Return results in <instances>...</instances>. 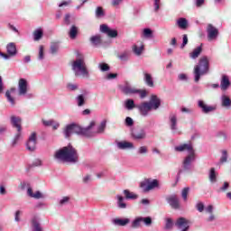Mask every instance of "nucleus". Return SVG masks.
Instances as JSON below:
<instances>
[{
    "instance_id": "f257e3e1",
    "label": "nucleus",
    "mask_w": 231,
    "mask_h": 231,
    "mask_svg": "<svg viewBox=\"0 0 231 231\" xmlns=\"http://www.w3.org/2000/svg\"><path fill=\"white\" fill-rule=\"evenodd\" d=\"M54 159L63 163H77L79 162V152L71 144H69L56 151Z\"/></svg>"
},
{
    "instance_id": "f03ea898",
    "label": "nucleus",
    "mask_w": 231,
    "mask_h": 231,
    "mask_svg": "<svg viewBox=\"0 0 231 231\" xmlns=\"http://www.w3.org/2000/svg\"><path fill=\"white\" fill-rule=\"evenodd\" d=\"M97 125V123L95 121H92L88 126L86 128H83L82 126L72 123L70 125H68L63 129V134L65 138H70L72 134H80L81 136H87L88 138L93 136V133L91 132V129Z\"/></svg>"
},
{
    "instance_id": "7ed1b4c3",
    "label": "nucleus",
    "mask_w": 231,
    "mask_h": 231,
    "mask_svg": "<svg viewBox=\"0 0 231 231\" xmlns=\"http://www.w3.org/2000/svg\"><path fill=\"white\" fill-rule=\"evenodd\" d=\"M177 152H183V151H188L189 155L183 161L184 171H190V164L196 160V152H194V147L191 143H183L175 147Z\"/></svg>"
},
{
    "instance_id": "20e7f679",
    "label": "nucleus",
    "mask_w": 231,
    "mask_h": 231,
    "mask_svg": "<svg viewBox=\"0 0 231 231\" xmlns=\"http://www.w3.org/2000/svg\"><path fill=\"white\" fill-rule=\"evenodd\" d=\"M72 70L75 72L76 77H89V71L86 65L84 55L78 54L77 59L72 62Z\"/></svg>"
},
{
    "instance_id": "39448f33",
    "label": "nucleus",
    "mask_w": 231,
    "mask_h": 231,
    "mask_svg": "<svg viewBox=\"0 0 231 231\" xmlns=\"http://www.w3.org/2000/svg\"><path fill=\"white\" fill-rule=\"evenodd\" d=\"M208 69H210V61L207 56H202L194 68L195 82H199L201 77L208 73Z\"/></svg>"
},
{
    "instance_id": "423d86ee",
    "label": "nucleus",
    "mask_w": 231,
    "mask_h": 231,
    "mask_svg": "<svg viewBox=\"0 0 231 231\" xmlns=\"http://www.w3.org/2000/svg\"><path fill=\"white\" fill-rule=\"evenodd\" d=\"M140 187L143 192H151V190L160 187V182L156 179H144V180L140 182Z\"/></svg>"
},
{
    "instance_id": "0eeeda50",
    "label": "nucleus",
    "mask_w": 231,
    "mask_h": 231,
    "mask_svg": "<svg viewBox=\"0 0 231 231\" xmlns=\"http://www.w3.org/2000/svg\"><path fill=\"white\" fill-rule=\"evenodd\" d=\"M175 226L178 228V230L189 231V229L190 228V222L189 219L181 217H179L175 222Z\"/></svg>"
},
{
    "instance_id": "6e6552de",
    "label": "nucleus",
    "mask_w": 231,
    "mask_h": 231,
    "mask_svg": "<svg viewBox=\"0 0 231 231\" xmlns=\"http://www.w3.org/2000/svg\"><path fill=\"white\" fill-rule=\"evenodd\" d=\"M208 41H216L219 36V30L216 28L212 23H208L207 27Z\"/></svg>"
},
{
    "instance_id": "1a4fd4ad",
    "label": "nucleus",
    "mask_w": 231,
    "mask_h": 231,
    "mask_svg": "<svg viewBox=\"0 0 231 231\" xmlns=\"http://www.w3.org/2000/svg\"><path fill=\"white\" fill-rule=\"evenodd\" d=\"M28 93V81L25 79H20L18 81V95L24 97Z\"/></svg>"
},
{
    "instance_id": "9d476101",
    "label": "nucleus",
    "mask_w": 231,
    "mask_h": 231,
    "mask_svg": "<svg viewBox=\"0 0 231 231\" xmlns=\"http://www.w3.org/2000/svg\"><path fill=\"white\" fill-rule=\"evenodd\" d=\"M26 147L28 151L33 152L37 148V134L35 132L32 133L30 135Z\"/></svg>"
},
{
    "instance_id": "9b49d317",
    "label": "nucleus",
    "mask_w": 231,
    "mask_h": 231,
    "mask_svg": "<svg viewBox=\"0 0 231 231\" xmlns=\"http://www.w3.org/2000/svg\"><path fill=\"white\" fill-rule=\"evenodd\" d=\"M100 32L102 33H106L111 39H116V37H118V31L110 29L106 24L100 25Z\"/></svg>"
},
{
    "instance_id": "f8f14e48",
    "label": "nucleus",
    "mask_w": 231,
    "mask_h": 231,
    "mask_svg": "<svg viewBox=\"0 0 231 231\" xmlns=\"http://www.w3.org/2000/svg\"><path fill=\"white\" fill-rule=\"evenodd\" d=\"M136 108L139 109V113L142 116H147V115H149V111H152V108H151V106L148 105L147 102L141 103L136 106Z\"/></svg>"
},
{
    "instance_id": "ddd939ff",
    "label": "nucleus",
    "mask_w": 231,
    "mask_h": 231,
    "mask_svg": "<svg viewBox=\"0 0 231 231\" xmlns=\"http://www.w3.org/2000/svg\"><path fill=\"white\" fill-rule=\"evenodd\" d=\"M152 109H158L162 106V100L156 95H152L150 101L147 102Z\"/></svg>"
},
{
    "instance_id": "4468645a",
    "label": "nucleus",
    "mask_w": 231,
    "mask_h": 231,
    "mask_svg": "<svg viewBox=\"0 0 231 231\" xmlns=\"http://www.w3.org/2000/svg\"><path fill=\"white\" fill-rule=\"evenodd\" d=\"M167 201L171 208L175 209L180 208V199H178V196H171L167 199Z\"/></svg>"
},
{
    "instance_id": "2eb2a0df",
    "label": "nucleus",
    "mask_w": 231,
    "mask_h": 231,
    "mask_svg": "<svg viewBox=\"0 0 231 231\" xmlns=\"http://www.w3.org/2000/svg\"><path fill=\"white\" fill-rule=\"evenodd\" d=\"M21 117H17L15 116H11V124L13 127H15L17 131H23V126L21 125Z\"/></svg>"
},
{
    "instance_id": "dca6fc26",
    "label": "nucleus",
    "mask_w": 231,
    "mask_h": 231,
    "mask_svg": "<svg viewBox=\"0 0 231 231\" xmlns=\"http://www.w3.org/2000/svg\"><path fill=\"white\" fill-rule=\"evenodd\" d=\"M220 88L222 91H226L228 88H230V79H228V76L223 75L222 79L220 82Z\"/></svg>"
},
{
    "instance_id": "f3484780",
    "label": "nucleus",
    "mask_w": 231,
    "mask_h": 231,
    "mask_svg": "<svg viewBox=\"0 0 231 231\" xmlns=\"http://www.w3.org/2000/svg\"><path fill=\"white\" fill-rule=\"evenodd\" d=\"M199 107H200V109H202V111L206 114L212 113V111H216V107L207 106L203 100L199 101Z\"/></svg>"
},
{
    "instance_id": "a211bd4d",
    "label": "nucleus",
    "mask_w": 231,
    "mask_h": 231,
    "mask_svg": "<svg viewBox=\"0 0 231 231\" xmlns=\"http://www.w3.org/2000/svg\"><path fill=\"white\" fill-rule=\"evenodd\" d=\"M132 136L134 140H143L146 136L145 131L143 129L135 130L132 133Z\"/></svg>"
},
{
    "instance_id": "6ab92c4d",
    "label": "nucleus",
    "mask_w": 231,
    "mask_h": 231,
    "mask_svg": "<svg viewBox=\"0 0 231 231\" xmlns=\"http://www.w3.org/2000/svg\"><path fill=\"white\" fill-rule=\"evenodd\" d=\"M42 124L46 127L51 126L54 131H56V129H59V127L60 126V125L59 123L55 122V120H53V119H51V120L42 119Z\"/></svg>"
},
{
    "instance_id": "aec40b11",
    "label": "nucleus",
    "mask_w": 231,
    "mask_h": 231,
    "mask_svg": "<svg viewBox=\"0 0 231 231\" xmlns=\"http://www.w3.org/2000/svg\"><path fill=\"white\" fill-rule=\"evenodd\" d=\"M136 89L137 88L129 86V84H126L125 87L121 88V91L125 95H136Z\"/></svg>"
},
{
    "instance_id": "412c9836",
    "label": "nucleus",
    "mask_w": 231,
    "mask_h": 231,
    "mask_svg": "<svg viewBox=\"0 0 231 231\" xmlns=\"http://www.w3.org/2000/svg\"><path fill=\"white\" fill-rule=\"evenodd\" d=\"M6 50L8 55H10L11 57H15V55H17V47L15 46V43L11 42L7 44Z\"/></svg>"
},
{
    "instance_id": "4be33fe9",
    "label": "nucleus",
    "mask_w": 231,
    "mask_h": 231,
    "mask_svg": "<svg viewBox=\"0 0 231 231\" xmlns=\"http://www.w3.org/2000/svg\"><path fill=\"white\" fill-rule=\"evenodd\" d=\"M203 51V44L200 46L195 48L191 53H189L190 59H198L199 55H201V52Z\"/></svg>"
},
{
    "instance_id": "5701e85b",
    "label": "nucleus",
    "mask_w": 231,
    "mask_h": 231,
    "mask_svg": "<svg viewBox=\"0 0 231 231\" xmlns=\"http://www.w3.org/2000/svg\"><path fill=\"white\" fill-rule=\"evenodd\" d=\"M117 147H118V149H122V150L133 149L134 147V145L133 144V143L124 141V142H119L117 143Z\"/></svg>"
},
{
    "instance_id": "b1692460",
    "label": "nucleus",
    "mask_w": 231,
    "mask_h": 231,
    "mask_svg": "<svg viewBox=\"0 0 231 231\" xmlns=\"http://www.w3.org/2000/svg\"><path fill=\"white\" fill-rule=\"evenodd\" d=\"M11 93H15V88H12L10 90H7L5 92V97L8 102H10V104H12L13 106H15V98L12 97Z\"/></svg>"
},
{
    "instance_id": "393cba45",
    "label": "nucleus",
    "mask_w": 231,
    "mask_h": 231,
    "mask_svg": "<svg viewBox=\"0 0 231 231\" xmlns=\"http://www.w3.org/2000/svg\"><path fill=\"white\" fill-rule=\"evenodd\" d=\"M130 221L129 218H116L114 219V225H116L117 226H125L126 225H129Z\"/></svg>"
},
{
    "instance_id": "a878e982",
    "label": "nucleus",
    "mask_w": 231,
    "mask_h": 231,
    "mask_svg": "<svg viewBox=\"0 0 231 231\" xmlns=\"http://www.w3.org/2000/svg\"><path fill=\"white\" fill-rule=\"evenodd\" d=\"M177 26H179L180 30H187V27L189 26V22H187V19L185 18H179L177 20Z\"/></svg>"
},
{
    "instance_id": "bb28decb",
    "label": "nucleus",
    "mask_w": 231,
    "mask_h": 231,
    "mask_svg": "<svg viewBox=\"0 0 231 231\" xmlns=\"http://www.w3.org/2000/svg\"><path fill=\"white\" fill-rule=\"evenodd\" d=\"M144 82L149 88H154V81L152 80V76L149 73H144Z\"/></svg>"
},
{
    "instance_id": "cd10ccee",
    "label": "nucleus",
    "mask_w": 231,
    "mask_h": 231,
    "mask_svg": "<svg viewBox=\"0 0 231 231\" xmlns=\"http://www.w3.org/2000/svg\"><path fill=\"white\" fill-rule=\"evenodd\" d=\"M90 42L94 44V46H100L102 44V36L100 34H97L90 38Z\"/></svg>"
},
{
    "instance_id": "c85d7f7f",
    "label": "nucleus",
    "mask_w": 231,
    "mask_h": 231,
    "mask_svg": "<svg viewBox=\"0 0 231 231\" xmlns=\"http://www.w3.org/2000/svg\"><path fill=\"white\" fill-rule=\"evenodd\" d=\"M130 55L131 54H130L129 51H125L119 54H116V58L119 59V60L125 61V60H129Z\"/></svg>"
},
{
    "instance_id": "c756f323",
    "label": "nucleus",
    "mask_w": 231,
    "mask_h": 231,
    "mask_svg": "<svg viewBox=\"0 0 231 231\" xmlns=\"http://www.w3.org/2000/svg\"><path fill=\"white\" fill-rule=\"evenodd\" d=\"M77 35H79V27H77L76 25H72L69 32V36L70 37V39H77Z\"/></svg>"
},
{
    "instance_id": "7c9ffc66",
    "label": "nucleus",
    "mask_w": 231,
    "mask_h": 231,
    "mask_svg": "<svg viewBox=\"0 0 231 231\" xmlns=\"http://www.w3.org/2000/svg\"><path fill=\"white\" fill-rule=\"evenodd\" d=\"M170 122H171V129L172 131H176V125L178 124V118L176 117V115L171 114L170 115Z\"/></svg>"
},
{
    "instance_id": "2f4dec72",
    "label": "nucleus",
    "mask_w": 231,
    "mask_h": 231,
    "mask_svg": "<svg viewBox=\"0 0 231 231\" xmlns=\"http://www.w3.org/2000/svg\"><path fill=\"white\" fill-rule=\"evenodd\" d=\"M22 137H23V130H17V133L15 134L12 142L13 147H15V145H17L19 140H21Z\"/></svg>"
},
{
    "instance_id": "473e14b6",
    "label": "nucleus",
    "mask_w": 231,
    "mask_h": 231,
    "mask_svg": "<svg viewBox=\"0 0 231 231\" xmlns=\"http://www.w3.org/2000/svg\"><path fill=\"white\" fill-rule=\"evenodd\" d=\"M143 43H141V45L138 47V45H134L133 47V51L134 53H135V55H142V53L143 52Z\"/></svg>"
},
{
    "instance_id": "72a5a7b5",
    "label": "nucleus",
    "mask_w": 231,
    "mask_h": 231,
    "mask_svg": "<svg viewBox=\"0 0 231 231\" xmlns=\"http://www.w3.org/2000/svg\"><path fill=\"white\" fill-rule=\"evenodd\" d=\"M222 106L223 107H230L231 106V100L228 96H222Z\"/></svg>"
},
{
    "instance_id": "f704fd0d",
    "label": "nucleus",
    "mask_w": 231,
    "mask_h": 231,
    "mask_svg": "<svg viewBox=\"0 0 231 231\" xmlns=\"http://www.w3.org/2000/svg\"><path fill=\"white\" fill-rule=\"evenodd\" d=\"M209 181H211V183H216V181H217V177L216 176V169L215 168L210 169Z\"/></svg>"
},
{
    "instance_id": "c9c22d12",
    "label": "nucleus",
    "mask_w": 231,
    "mask_h": 231,
    "mask_svg": "<svg viewBox=\"0 0 231 231\" xmlns=\"http://www.w3.org/2000/svg\"><path fill=\"white\" fill-rule=\"evenodd\" d=\"M124 194L126 199H136L138 198V195L129 191V189H125Z\"/></svg>"
},
{
    "instance_id": "e433bc0d",
    "label": "nucleus",
    "mask_w": 231,
    "mask_h": 231,
    "mask_svg": "<svg viewBox=\"0 0 231 231\" xmlns=\"http://www.w3.org/2000/svg\"><path fill=\"white\" fill-rule=\"evenodd\" d=\"M125 106L126 109H128L129 111H131V109H134V107H136V106L134 105V100H133V99H127L125 103Z\"/></svg>"
},
{
    "instance_id": "4c0bfd02",
    "label": "nucleus",
    "mask_w": 231,
    "mask_h": 231,
    "mask_svg": "<svg viewBox=\"0 0 231 231\" xmlns=\"http://www.w3.org/2000/svg\"><path fill=\"white\" fill-rule=\"evenodd\" d=\"M42 35H43L42 30L41 29L35 30L33 32L34 41H41V39H42Z\"/></svg>"
},
{
    "instance_id": "58836bf2",
    "label": "nucleus",
    "mask_w": 231,
    "mask_h": 231,
    "mask_svg": "<svg viewBox=\"0 0 231 231\" xmlns=\"http://www.w3.org/2000/svg\"><path fill=\"white\" fill-rule=\"evenodd\" d=\"M32 223L34 231H42V227L41 226L39 221H37V218H33Z\"/></svg>"
},
{
    "instance_id": "ea45409f",
    "label": "nucleus",
    "mask_w": 231,
    "mask_h": 231,
    "mask_svg": "<svg viewBox=\"0 0 231 231\" xmlns=\"http://www.w3.org/2000/svg\"><path fill=\"white\" fill-rule=\"evenodd\" d=\"M117 204L119 208H125L127 207V204L124 202V197L117 195Z\"/></svg>"
},
{
    "instance_id": "a19ab883",
    "label": "nucleus",
    "mask_w": 231,
    "mask_h": 231,
    "mask_svg": "<svg viewBox=\"0 0 231 231\" xmlns=\"http://www.w3.org/2000/svg\"><path fill=\"white\" fill-rule=\"evenodd\" d=\"M142 226V218L137 217L132 223V228H140Z\"/></svg>"
},
{
    "instance_id": "79ce46f5",
    "label": "nucleus",
    "mask_w": 231,
    "mask_h": 231,
    "mask_svg": "<svg viewBox=\"0 0 231 231\" xmlns=\"http://www.w3.org/2000/svg\"><path fill=\"white\" fill-rule=\"evenodd\" d=\"M106 15V13L104 12V7L98 6L96 9V17H104Z\"/></svg>"
},
{
    "instance_id": "37998d69",
    "label": "nucleus",
    "mask_w": 231,
    "mask_h": 231,
    "mask_svg": "<svg viewBox=\"0 0 231 231\" xmlns=\"http://www.w3.org/2000/svg\"><path fill=\"white\" fill-rule=\"evenodd\" d=\"M141 221L142 223H144L146 226H151V225H152V218H151V217H141Z\"/></svg>"
},
{
    "instance_id": "c03bdc74",
    "label": "nucleus",
    "mask_w": 231,
    "mask_h": 231,
    "mask_svg": "<svg viewBox=\"0 0 231 231\" xmlns=\"http://www.w3.org/2000/svg\"><path fill=\"white\" fill-rule=\"evenodd\" d=\"M77 102H78L79 107H82V106L86 104V100L84 99V95H79L77 97Z\"/></svg>"
},
{
    "instance_id": "a18cd8bd",
    "label": "nucleus",
    "mask_w": 231,
    "mask_h": 231,
    "mask_svg": "<svg viewBox=\"0 0 231 231\" xmlns=\"http://www.w3.org/2000/svg\"><path fill=\"white\" fill-rule=\"evenodd\" d=\"M189 190H190V188H189V187H186L182 189L181 196H182V199H184V201H187V197L189 196Z\"/></svg>"
},
{
    "instance_id": "49530a36",
    "label": "nucleus",
    "mask_w": 231,
    "mask_h": 231,
    "mask_svg": "<svg viewBox=\"0 0 231 231\" xmlns=\"http://www.w3.org/2000/svg\"><path fill=\"white\" fill-rule=\"evenodd\" d=\"M136 94L140 95V98H145V97H147V90L136 88L135 95Z\"/></svg>"
},
{
    "instance_id": "de8ad7c7",
    "label": "nucleus",
    "mask_w": 231,
    "mask_h": 231,
    "mask_svg": "<svg viewBox=\"0 0 231 231\" xmlns=\"http://www.w3.org/2000/svg\"><path fill=\"white\" fill-rule=\"evenodd\" d=\"M67 89H69V91H77V89H79V85L69 83L67 84Z\"/></svg>"
},
{
    "instance_id": "09e8293b",
    "label": "nucleus",
    "mask_w": 231,
    "mask_h": 231,
    "mask_svg": "<svg viewBox=\"0 0 231 231\" xmlns=\"http://www.w3.org/2000/svg\"><path fill=\"white\" fill-rule=\"evenodd\" d=\"M174 223L172 222V218H167L166 219V225H165V229L166 230H171L173 226Z\"/></svg>"
},
{
    "instance_id": "8fccbe9b",
    "label": "nucleus",
    "mask_w": 231,
    "mask_h": 231,
    "mask_svg": "<svg viewBox=\"0 0 231 231\" xmlns=\"http://www.w3.org/2000/svg\"><path fill=\"white\" fill-rule=\"evenodd\" d=\"M227 159H228L227 152H226V150H224L222 152V157L220 158V162L221 163H225V162H226Z\"/></svg>"
},
{
    "instance_id": "3c124183",
    "label": "nucleus",
    "mask_w": 231,
    "mask_h": 231,
    "mask_svg": "<svg viewBox=\"0 0 231 231\" xmlns=\"http://www.w3.org/2000/svg\"><path fill=\"white\" fill-rule=\"evenodd\" d=\"M106 121H102L99 126L97 127V133H104L106 131Z\"/></svg>"
},
{
    "instance_id": "603ef678",
    "label": "nucleus",
    "mask_w": 231,
    "mask_h": 231,
    "mask_svg": "<svg viewBox=\"0 0 231 231\" xmlns=\"http://www.w3.org/2000/svg\"><path fill=\"white\" fill-rule=\"evenodd\" d=\"M187 44H189V37L187 36V34H184L182 37V44H181L180 48L184 49L185 46H187Z\"/></svg>"
},
{
    "instance_id": "864d4df0",
    "label": "nucleus",
    "mask_w": 231,
    "mask_h": 231,
    "mask_svg": "<svg viewBox=\"0 0 231 231\" xmlns=\"http://www.w3.org/2000/svg\"><path fill=\"white\" fill-rule=\"evenodd\" d=\"M57 51H59V44H57V43H52V44L51 45V52L52 54H55V53H57Z\"/></svg>"
},
{
    "instance_id": "5fc2aeb1",
    "label": "nucleus",
    "mask_w": 231,
    "mask_h": 231,
    "mask_svg": "<svg viewBox=\"0 0 231 231\" xmlns=\"http://www.w3.org/2000/svg\"><path fill=\"white\" fill-rule=\"evenodd\" d=\"M144 37L152 38V31L149 28L143 30Z\"/></svg>"
},
{
    "instance_id": "6e6d98bb",
    "label": "nucleus",
    "mask_w": 231,
    "mask_h": 231,
    "mask_svg": "<svg viewBox=\"0 0 231 231\" xmlns=\"http://www.w3.org/2000/svg\"><path fill=\"white\" fill-rule=\"evenodd\" d=\"M39 59L41 60H42V59H44V46L42 45H40V48H39Z\"/></svg>"
},
{
    "instance_id": "4d7b16f0",
    "label": "nucleus",
    "mask_w": 231,
    "mask_h": 231,
    "mask_svg": "<svg viewBox=\"0 0 231 231\" xmlns=\"http://www.w3.org/2000/svg\"><path fill=\"white\" fill-rule=\"evenodd\" d=\"M99 68L102 71H109V69H110V67L107 63L99 64Z\"/></svg>"
},
{
    "instance_id": "13d9d810",
    "label": "nucleus",
    "mask_w": 231,
    "mask_h": 231,
    "mask_svg": "<svg viewBox=\"0 0 231 231\" xmlns=\"http://www.w3.org/2000/svg\"><path fill=\"white\" fill-rule=\"evenodd\" d=\"M160 5H162V0H154V12H158V10H160Z\"/></svg>"
},
{
    "instance_id": "bf43d9fd",
    "label": "nucleus",
    "mask_w": 231,
    "mask_h": 231,
    "mask_svg": "<svg viewBox=\"0 0 231 231\" xmlns=\"http://www.w3.org/2000/svg\"><path fill=\"white\" fill-rule=\"evenodd\" d=\"M118 77L117 73H109L106 75V80H113V79H116Z\"/></svg>"
},
{
    "instance_id": "052dcab7",
    "label": "nucleus",
    "mask_w": 231,
    "mask_h": 231,
    "mask_svg": "<svg viewBox=\"0 0 231 231\" xmlns=\"http://www.w3.org/2000/svg\"><path fill=\"white\" fill-rule=\"evenodd\" d=\"M196 208L199 212H203V210H205V205L203 204V202H199Z\"/></svg>"
},
{
    "instance_id": "680f3d73",
    "label": "nucleus",
    "mask_w": 231,
    "mask_h": 231,
    "mask_svg": "<svg viewBox=\"0 0 231 231\" xmlns=\"http://www.w3.org/2000/svg\"><path fill=\"white\" fill-rule=\"evenodd\" d=\"M125 124H126V125H127L128 127H131V126L134 125V121H133V118H131V117H126V118H125Z\"/></svg>"
},
{
    "instance_id": "e2e57ef3",
    "label": "nucleus",
    "mask_w": 231,
    "mask_h": 231,
    "mask_svg": "<svg viewBox=\"0 0 231 231\" xmlns=\"http://www.w3.org/2000/svg\"><path fill=\"white\" fill-rule=\"evenodd\" d=\"M147 146H141L138 150L139 154H147Z\"/></svg>"
},
{
    "instance_id": "0e129e2a",
    "label": "nucleus",
    "mask_w": 231,
    "mask_h": 231,
    "mask_svg": "<svg viewBox=\"0 0 231 231\" xmlns=\"http://www.w3.org/2000/svg\"><path fill=\"white\" fill-rule=\"evenodd\" d=\"M71 15L69 14H65L64 23L67 24V26H69L71 24V21L69 20Z\"/></svg>"
},
{
    "instance_id": "69168bd1",
    "label": "nucleus",
    "mask_w": 231,
    "mask_h": 231,
    "mask_svg": "<svg viewBox=\"0 0 231 231\" xmlns=\"http://www.w3.org/2000/svg\"><path fill=\"white\" fill-rule=\"evenodd\" d=\"M197 8H201L205 5V0H195Z\"/></svg>"
},
{
    "instance_id": "338daca9",
    "label": "nucleus",
    "mask_w": 231,
    "mask_h": 231,
    "mask_svg": "<svg viewBox=\"0 0 231 231\" xmlns=\"http://www.w3.org/2000/svg\"><path fill=\"white\" fill-rule=\"evenodd\" d=\"M32 198H34V199H41V198H42V193H41V191H36L33 193Z\"/></svg>"
},
{
    "instance_id": "774afa93",
    "label": "nucleus",
    "mask_w": 231,
    "mask_h": 231,
    "mask_svg": "<svg viewBox=\"0 0 231 231\" xmlns=\"http://www.w3.org/2000/svg\"><path fill=\"white\" fill-rule=\"evenodd\" d=\"M69 201V197H64L61 200H60V205H66Z\"/></svg>"
}]
</instances>
